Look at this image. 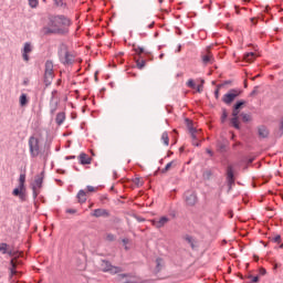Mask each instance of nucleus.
Listing matches in <instances>:
<instances>
[{
	"mask_svg": "<svg viewBox=\"0 0 283 283\" xmlns=\"http://www.w3.org/2000/svg\"><path fill=\"white\" fill-rule=\"evenodd\" d=\"M71 22L65 15H55L49 19L48 27H44V34H60L61 36H65L70 32Z\"/></svg>",
	"mask_w": 283,
	"mask_h": 283,
	"instance_id": "obj_1",
	"label": "nucleus"
},
{
	"mask_svg": "<svg viewBox=\"0 0 283 283\" xmlns=\"http://www.w3.org/2000/svg\"><path fill=\"white\" fill-rule=\"evenodd\" d=\"M247 107L245 99H238L232 105L231 118H229L230 127H233L238 132L242 129V120H240V114Z\"/></svg>",
	"mask_w": 283,
	"mask_h": 283,
	"instance_id": "obj_2",
	"label": "nucleus"
},
{
	"mask_svg": "<svg viewBox=\"0 0 283 283\" xmlns=\"http://www.w3.org/2000/svg\"><path fill=\"white\" fill-rule=\"evenodd\" d=\"M242 92L243 91L240 88H231L223 95L221 101L224 103V105L231 106L233 103H235L237 98L242 96Z\"/></svg>",
	"mask_w": 283,
	"mask_h": 283,
	"instance_id": "obj_3",
	"label": "nucleus"
},
{
	"mask_svg": "<svg viewBox=\"0 0 283 283\" xmlns=\"http://www.w3.org/2000/svg\"><path fill=\"white\" fill-rule=\"evenodd\" d=\"M25 174H20L19 177V186L17 188L13 189L12 191V196H15L17 198H20V200H22V202H25Z\"/></svg>",
	"mask_w": 283,
	"mask_h": 283,
	"instance_id": "obj_4",
	"label": "nucleus"
},
{
	"mask_svg": "<svg viewBox=\"0 0 283 283\" xmlns=\"http://www.w3.org/2000/svg\"><path fill=\"white\" fill-rule=\"evenodd\" d=\"M53 80H54V64L52 63V61L48 60L45 62V71H44L45 87H50V85H52Z\"/></svg>",
	"mask_w": 283,
	"mask_h": 283,
	"instance_id": "obj_5",
	"label": "nucleus"
},
{
	"mask_svg": "<svg viewBox=\"0 0 283 283\" xmlns=\"http://www.w3.org/2000/svg\"><path fill=\"white\" fill-rule=\"evenodd\" d=\"M39 138L31 136L29 138V151L31 154V158H36L41 154V146L39 145Z\"/></svg>",
	"mask_w": 283,
	"mask_h": 283,
	"instance_id": "obj_6",
	"label": "nucleus"
},
{
	"mask_svg": "<svg viewBox=\"0 0 283 283\" xmlns=\"http://www.w3.org/2000/svg\"><path fill=\"white\" fill-rule=\"evenodd\" d=\"M101 266L104 273H111L112 275H116V273L123 272L122 268L112 265V262H109L108 260H102Z\"/></svg>",
	"mask_w": 283,
	"mask_h": 283,
	"instance_id": "obj_7",
	"label": "nucleus"
},
{
	"mask_svg": "<svg viewBox=\"0 0 283 283\" xmlns=\"http://www.w3.org/2000/svg\"><path fill=\"white\" fill-rule=\"evenodd\" d=\"M23 264L22 261H10V268H9V280H12L13 277H21L22 273L20 271H17L18 266H21Z\"/></svg>",
	"mask_w": 283,
	"mask_h": 283,
	"instance_id": "obj_8",
	"label": "nucleus"
},
{
	"mask_svg": "<svg viewBox=\"0 0 283 283\" xmlns=\"http://www.w3.org/2000/svg\"><path fill=\"white\" fill-rule=\"evenodd\" d=\"M226 178L227 182H235V168H233V165H228L226 170Z\"/></svg>",
	"mask_w": 283,
	"mask_h": 283,
	"instance_id": "obj_9",
	"label": "nucleus"
},
{
	"mask_svg": "<svg viewBox=\"0 0 283 283\" xmlns=\"http://www.w3.org/2000/svg\"><path fill=\"white\" fill-rule=\"evenodd\" d=\"M185 202L187 207H195L196 203L198 202V197L193 192L187 193L185 196Z\"/></svg>",
	"mask_w": 283,
	"mask_h": 283,
	"instance_id": "obj_10",
	"label": "nucleus"
},
{
	"mask_svg": "<svg viewBox=\"0 0 283 283\" xmlns=\"http://www.w3.org/2000/svg\"><path fill=\"white\" fill-rule=\"evenodd\" d=\"M93 218H109V211L106 209L97 208L91 214Z\"/></svg>",
	"mask_w": 283,
	"mask_h": 283,
	"instance_id": "obj_11",
	"label": "nucleus"
},
{
	"mask_svg": "<svg viewBox=\"0 0 283 283\" xmlns=\"http://www.w3.org/2000/svg\"><path fill=\"white\" fill-rule=\"evenodd\" d=\"M43 178H45L44 171H42L40 175H36L33 184H31V185H34L35 189H42L43 188Z\"/></svg>",
	"mask_w": 283,
	"mask_h": 283,
	"instance_id": "obj_12",
	"label": "nucleus"
},
{
	"mask_svg": "<svg viewBox=\"0 0 283 283\" xmlns=\"http://www.w3.org/2000/svg\"><path fill=\"white\" fill-rule=\"evenodd\" d=\"M118 281L122 283H136L134 276H132L129 273L118 274Z\"/></svg>",
	"mask_w": 283,
	"mask_h": 283,
	"instance_id": "obj_13",
	"label": "nucleus"
},
{
	"mask_svg": "<svg viewBox=\"0 0 283 283\" xmlns=\"http://www.w3.org/2000/svg\"><path fill=\"white\" fill-rule=\"evenodd\" d=\"M229 145V140L223 139L222 142H217V151L220 154H224L227 151V146Z\"/></svg>",
	"mask_w": 283,
	"mask_h": 283,
	"instance_id": "obj_14",
	"label": "nucleus"
},
{
	"mask_svg": "<svg viewBox=\"0 0 283 283\" xmlns=\"http://www.w3.org/2000/svg\"><path fill=\"white\" fill-rule=\"evenodd\" d=\"M56 109H59V101H54V96H51V99H50L51 116H54V114H56Z\"/></svg>",
	"mask_w": 283,
	"mask_h": 283,
	"instance_id": "obj_15",
	"label": "nucleus"
},
{
	"mask_svg": "<svg viewBox=\"0 0 283 283\" xmlns=\"http://www.w3.org/2000/svg\"><path fill=\"white\" fill-rule=\"evenodd\" d=\"M50 154H52V151L50 150V143L46 142L44 144L43 151L40 153V155L43 156L44 163H48V158L50 157Z\"/></svg>",
	"mask_w": 283,
	"mask_h": 283,
	"instance_id": "obj_16",
	"label": "nucleus"
},
{
	"mask_svg": "<svg viewBox=\"0 0 283 283\" xmlns=\"http://www.w3.org/2000/svg\"><path fill=\"white\" fill-rule=\"evenodd\" d=\"M78 160H80V165H92V159L85 153L80 154Z\"/></svg>",
	"mask_w": 283,
	"mask_h": 283,
	"instance_id": "obj_17",
	"label": "nucleus"
},
{
	"mask_svg": "<svg viewBox=\"0 0 283 283\" xmlns=\"http://www.w3.org/2000/svg\"><path fill=\"white\" fill-rule=\"evenodd\" d=\"M258 136L260 138H269V128L266 126L261 125L258 127Z\"/></svg>",
	"mask_w": 283,
	"mask_h": 283,
	"instance_id": "obj_18",
	"label": "nucleus"
},
{
	"mask_svg": "<svg viewBox=\"0 0 283 283\" xmlns=\"http://www.w3.org/2000/svg\"><path fill=\"white\" fill-rule=\"evenodd\" d=\"M77 202H80V205H83V202H87V192L83 189H81L77 195Z\"/></svg>",
	"mask_w": 283,
	"mask_h": 283,
	"instance_id": "obj_19",
	"label": "nucleus"
},
{
	"mask_svg": "<svg viewBox=\"0 0 283 283\" xmlns=\"http://www.w3.org/2000/svg\"><path fill=\"white\" fill-rule=\"evenodd\" d=\"M155 262H156L155 272L160 273L163 271V266H165V260L163 258H157Z\"/></svg>",
	"mask_w": 283,
	"mask_h": 283,
	"instance_id": "obj_20",
	"label": "nucleus"
},
{
	"mask_svg": "<svg viewBox=\"0 0 283 283\" xmlns=\"http://www.w3.org/2000/svg\"><path fill=\"white\" fill-rule=\"evenodd\" d=\"M255 59H256V55L254 52H248L243 55V61H245V63H253Z\"/></svg>",
	"mask_w": 283,
	"mask_h": 283,
	"instance_id": "obj_21",
	"label": "nucleus"
},
{
	"mask_svg": "<svg viewBox=\"0 0 283 283\" xmlns=\"http://www.w3.org/2000/svg\"><path fill=\"white\" fill-rule=\"evenodd\" d=\"M20 107L28 106V103H30V99H28V94L22 93L19 98Z\"/></svg>",
	"mask_w": 283,
	"mask_h": 283,
	"instance_id": "obj_22",
	"label": "nucleus"
},
{
	"mask_svg": "<svg viewBox=\"0 0 283 283\" xmlns=\"http://www.w3.org/2000/svg\"><path fill=\"white\" fill-rule=\"evenodd\" d=\"M241 118L242 123H251V120H253V118L251 117L250 114H247L244 112H242L241 114H239V120Z\"/></svg>",
	"mask_w": 283,
	"mask_h": 283,
	"instance_id": "obj_23",
	"label": "nucleus"
},
{
	"mask_svg": "<svg viewBox=\"0 0 283 283\" xmlns=\"http://www.w3.org/2000/svg\"><path fill=\"white\" fill-rule=\"evenodd\" d=\"M65 52H69L67 51V45H65V43L60 44V48H59V51H57V54H59L60 59H63V56H65Z\"/></svg>",
	"mask_w": 283,
	"mask_h": 283,
	"instance_id": "obj_24",
	"label": "nucleus"
},
{
	"mask_svg": "<svg viewBox=\"0 0 283 283\" xmlns=\"http://www.w3.org/2000/svg\"><path fill=\"white\" fill-rule=\"evenodd\" d=\"M185 123H186V125H187V127H188L189 134H191V133H193V132H198V129H197L196 127H193V122H191V119L186 118V119H185Z\"/></svg>",
	"mask_w": 283,
	"mask_h": 283,
	"instance_id": "obj_25",
	"label": "nucleus"
},
{
	"mask_svg": "<svg viewBox=\"0 0 283 283\" xmlns=\"http://www.w3.org/2000/svg\"><path fill=\"white\" fill-rule=\"evenodd\" d=\"M167 222H169V218L165 216L160 217L159 221L156 223L157 229H163V227L166 226Z\"/></svg>",
	"mask_w": 283,
	"mask_h": 283,
	"instance_id": "obj_26",
	"label": "nucleus"
},
{
	"mask_svg": "<svg viewBox=\"0 0 283 283\" xmlns=\"http://www.w3.org/2000/svg\"><path fill=\"white\" fill-rule=\"evenodd\" d=\"M185 240H186V242H188V244L191 247V249H197V247H196V239H193V237L187 234L185 237Z\"/></svg>",
	"mask_w": 283,
	"mask_h": 283,
	"instance_id": "obj_27",
	"label": "nucleus"
},
{
	"mask_svg": "<svg viewBox=\"0 0 283 283\" xmlns=\"http://www.w3.org/2000/svg\"><path fill=\"white\" fill-rule=\"evenodd\" d=\"M55 123H56V125H61L62 123H65V113H63V112L57 113Z\"/></svg>",
	"mask_w": 283,
	"mask_h": 283,
	"instance_id": "obj_28",
	"label": "nucleus"
},
{
	"mask_svg": "<svg viewBox=\"0 0 283 283\" xmlns=\"http://www.w3.org/2000/svg\"><path fill=\"white\" fill-rule=\"evenodd\" d=\"M72 54H70V51L65 52L64 54V65H72L74 63V60L71 59Z\"/></svg>",
	"mask_w": 283,
	"mask_h": 283,
	"instance_id": "obj_29",
	"label": "nucleus"
},
{
	"mask_svg": "<svg viewBox=\"0 0 283 283\" xmlns=\"http://www.w3.org/2000/svg\"><path fill=\"white\" fill-rule=\"evenodd\" d=\"M229 120V112L227 108H222V114H221V123L224 125Z\"/></svg>",
	"mask_w": 283,
	"mask_h": 283,
	"instance_id": "obj_30",
	"label": "nucleus"
},
{
	"mask_svg": "<svg viewBox=\"0 0 283 283\" xmlns=\"http://www.w3.org/2000/svg\"><path fill=\"white\" fill-rule=\"evenodd\" d=\"M136 65L139 70H145V67L147 66V60H136Z\"/></svg>",
	"mask_w": 283,
	"mask_h": 283,
	"instance_id": "obj_31",
	"label": "nucleus"
},
{
	"mask_svg": "<svg viewBox=\"0 0 283 283\" xmlns=\"http://www.w3.org/2000/svg\"><path fill=\"white\" fill-rule=\"evenodd\" d=\"M32 52V44L30 42H27L22 49V53L30 54Z\"/></svg>",
	"mask_w": 283,
	"mask_h": 283,
	"instance_id": "obj_32",
	"label": "nucleus"
},
{
	"mask_svg": "<svg viewBox=\"0 0 283 283\" xmlns=\"http://www.w3.org/2000/svg\"><path fill=\"white\" fill-rule=\"evenodd\" d=\"M212 62H213V55H202V63H205V65Z\"/></svg>",
	"mask_w": 283,
	"mask_h": 283,
	"instance_id": "obj_33",
	"label": "nucleus"
},
{
	"mask_svg": "<svg viewBox=\"0 0 283 283\" xmlns=\"http://www.w3.org/2000/svg\"><path fill=\"white\" fill-rule=\"evenodd\" d=\"M53 1L56 8H67V3H65V0H53Z\"/></svg>",
	"mask_w": 283,
	"mask_h": 283,
	"instance_id": "obj_34",
	"label": "nucleus"
},
{
	"mask_svg": "<svg viewBox=\"0 0 283 283\" xmlns=\"http://www.w3.org/2000/svg\"><path fill=\"white\" fill-rule=\"evenodd\" d=\"M202 176H203V180H211L213 172L211 170L207 169L203 171Z\"/></svg>",
	"mask_w": 283,
	"mask_h": 283,
	"instance_id": "obj_35",
	"label": "nucleus"
},
{
	"mask_svg": "<svg viewBox=\"0 0 283 283\" xmlns=\"http://www.w3.org/2000/svg\"><path fill=\"white\" fill-rule=\"evenodd\" d=\"M161 140H164V145L169 146V135L167 134V132L163 133Z\"/></svg>",
	"mask_w": 283,
	"mask_h": 283,
	"instance_id": "obj_36",
	"label": "nucleus"
},
{
	"mask_svg": "<svg viewBox=\"0 0 283 283\" xmlns=\"http://www.w3.org/2000/svg\"><path fill=\"white\" fill-rule=\"evenodd\" d=\"M31 189L33 191V200H36V198H39V195L41 193V191L36 190L35 185H31Z\"/></svg>",
	"mask_w": 283,
	"mask_h": 283,
	"instance_id": "obj_37",
	"label": "nucleus"
},
{
	"mask_svg": "<svg viewBox=\"0 0 283 283\" xmlns=\"http://www.w3.org/2000/svg\"><path fill=\"white\" fill-rule=\"evenodd\" d=\"M174 160L168 163L164 169H161V174H167V171H169L171 169V167H174Z\"/></svg>",
	"mask_w": 283,
	"mask_h": 283,
	"instance_id": "obj_38",
	"label": "nucleus"
},
{
	"mask_svg": "<svg viewBox=\"0 0 283 283\" xmlns=\"http://www.w3.org/2000/svg\"><path fill=\"white\" fill-rule=\"evenodd\" d=\"M248 280H251V283H259L260 282V275L253 276L251 274H249Z\"/></svg>",
	"mask_w": 283,
	"mask_h": 283,
	"instance_id": "obj_39",
	"label": "nucleus"
},
{
	"mask_svg": "<svg viewBox=\"0 0 283 283\" xmlns=\"http://www.w3.org/2000/svg\"><path fill=\"white\" fill-rule=\"evenodd\" d=\"M8 243H0V251L1 253H3V255H6V253H8Z\"/></svg>",
	"mask_w": 283,
	"mask_h": 283,
	"instance_id": "obj_40",
	"label": "nucleus"
},
{
	"mask_svg": "<svg viewBox=\"0 0 283 283\" xmlns=\"http://www.w3.org/2000/svg\"><path fill=\"white\" fill-rule=\"evenodd\" d=\"M187 87H190V90H196V81H193V78L188 80Z\"/></svg>",
	"mask_w": 283,
	"mask_h": 283,
	"instance_id": "obj_41",
	"label": "nucleus"
},
{
	"mask_svg": "<svg viewBox=\"0 0 283 283\" xmlns=\"http://www.w3.org/2000/svg\"><path fill=\"white\" fill-rule=\"evenodd\" d=\"M133 48H134V49H133L134 52L140 51L142 54H145L146 52H148V51H146L145 48H143V46H137V49H136V44H133Z\"/></svg>",
	"mask_w": 283,
	"mask_h": 283,
	"instance_id": "obj_42",
	"label": "nucleus"
},
{
	"mask_svg": "<svg viewBox=\"0 0 283 283\" xmlns=\"http://www.w3.org/2000/svg\"><path fill=\"white\" fill-rule=\"evenodd\" d=\"M222 87V85H218L217 88L214 90V98L218 101V98H220V88Z\"/></svg>",
	"mask_w": 283,
	"mask_h": 283,
	"instance_id": "obj_43",
	"label": "nucleus"
},
{
	"mask_svg": "<svg viewBox=\"0 0 283 283\" xmlns=\"http://www.w3.org/2000/svg\"><path fill=\"white\" fill-rule=\"evenodd\" d=\"M29 6L30 8H38L39 6V0H29Z\"/></svg>",
	"mask_w": 283,
	"mask_h": 283,
	"instance_id": "obj_44",
	"label": "nucleus"
},
{
	"mask_svg": "<svg viewBox=\"0 0 283 283\" xmlns=\"http://www.w3.org/2000/svg\"><path fill=\"white\" fill-rule=\"evenodd\" d=\"M145 59L146 61H154V55L151 54V52L147 51L145 53Z\"/></svg>",
	"mask_w": 283,
	"mask_h": 283,
	"instance_id": "obj_45",
	"label": "nucleus"
},
{
	"mask_svg": "<svg viewBox=\"0 0 283 283\" xmlns=\"http://www.w3.org/2000/svg\"><path fill=\"white\" fill-rule=\"evenodd\" d=\"M106 240H107L108 242H114V241L116 240V235H114L113 233H108V234L106 235Z\"/></svg>",
	"mask_w": 283,
	"mask_h": 283,
	"instance_id": "obj_46",
	"label": "nucleus"
},
{
	"mask_svg": "<svg viewBox=\"0 0 283 283\" xmlns=\"http://www.w3.org/2000/svg\"><path fill=\"white\" fill-rule=\"evenodd\" d=\"M134 185H136V187H143V182L140 184V178L136 177L135 179H133Z\"/></svg>",
	"mask_w": 283,
	"mask_h": 283,
	"instance_id": "obj_47",
	"label": "nucleus"
},
{
	"mask_svg": "<svg viewBox=\"0 0 283 283\" xmlns=\"http://www.w3.org/2000/svg\"><path fill=\"white\" fill-rule=\"evenodd\" d=\"M203 84H205V80H202V83H201V84L196 85V87H195V90H197V92H198L199 94L202 92Z\"/></svg>",
	"mask_w": 283,
	"mask_h": 283,
	"instance_id": "obj_48",
	"label": "nucleus"
},
{
	"mask_svg": "<svg viewBox=\"0 0 283 283\" xmlns=\"http://www.w3.org/2000/svg\"><path fill=\"white\" fill-rule=\"evenodd\" d=\"M270 264L273 265V268H274L275 270H277V269H280V266H282V264H280V263H277V262H275V261H273V260L270 261Z\"/></svg>",
	"mask_w": 283,
	"mask_h": 283,
	"instance_id": "obj_49",
	"label": "nucleus"
},
{
	"mask_svg": "<svg viewBox=\"0 0 283 283\" xmlns=\"http://www.w3.org/2000/svg\"><path fill=\"white\" fill-rule=\"evenodd\" d=\"M94 191H96V188L93 186H86V193H94Z\"/></svg>",
	"mask_w": 283,
	"mask_h": 283,
	"instance_id": "obj_50",
	"label": "nucleus"
},
{
	"mask_svg": "<svg viewBox=\"0 0 283 283\" xmlns=\"http://www.w3.org/2000/svg\"><path fill=\"white\" fill-rule=\"evenodd\" d=\"M78 210L74 209V208H69L66 209V213H70L71 216H74V213H77Z\"/></svg>",
	"mask_w": 283,
	"mask_h": 283,
	"instance_id": "obj_51",
	"label": "nucleus"
},
{
	"mask_svg": "<svg viewBox=\"0 0 283 283\" xmlns=\"http://www.w3.org/2000/svg\"><path fill=\"white\" fill-rule=\"evenodd\" d=\"M228 185V193L231 191V189H233V186L235 185V181H227Z\"/></svg>",
	"mask_w": 283,
	"mask_h": 283,
	"instance_id": "obj_52",
	"label": "nucleus"
},
{
	"mask_svg": "<svg viewBox=\"0 0 283 283\" xmlns=\"http://www.w3.org/2000/svg\"><path fill=\"white\" fill-rule=\"evenodd\" d=\"M258 90H260V86H254L253 91L250 93V96H255L259 93Z\"/></svg>",
	"mask_w": 283,
	"mask_h": 283,
	"instance_id": "obj_53",
	"label": "nucleus"
},
{
	"mask_svg": "<svg viewBox=\"0 0 283 283\" xmlns=\"http://www.w3.org/2000/svg\"><path fill=\"white\" fill-rule=\"evenodd\" d=\"M30 53H23L22 52V59H23V61H30V55H29Z\"/></svg>",
	"mask_w": 283,
	"mask_h": 283,
	"instance_id": "obj_54",
	"label": "nucleus"
},
{
	"mask_svg": "<svg viewBox=\"0 0 283 283\" xmlns=\"http://www.w3.org/2000/svg\"><path fill=\"white\" fill-rule=\"evenodd\" d=\"M198 132L190 133L192 140H198Z\"/></svg>",
	"mask_w": 283,
	"mask_h": 283,
	"instance_id": "obj_55",
	"label": "nucleus"
},
{
	"mask_svg": "<svg viewBox=\"0 0 283 283\" xmlns=\"http://www.w3.org/2000/svg\"><path fill=\"white\" fill-rule=\"evenodd\" d=\"M272 240L273 242H280V240H282V235L276 234Z\"/></svg>",
	"mask_w": 283,
	"mask_h": 283,
	"instance_id": "obj_56",
	"label": "nucleus"
},
{
	"mask_svg": "<svg viewBox=\"0 0 283 283\" xmlns=\"http://www.w3.org/2000/svg\"><path fill=\"white\" fill-rule=\"evenodd\" d=\"M172 111H174V106L166 105V112H168V114H171Z\"/></svg>",
	"mask_w": 283,
	"mask_h": 283,
	"instance_id": "obj_57",
	"label": "nucleus"
},
{
	"mask_svg": "<svg viewBox=\"0 0 283 283\" xmlns=\"http://www.w3.org/2000/svg\"><path fill=\"white\" fill-rule=\"evenodd\" d=\"M231 134V140H237L235 138H238V136L235 135V133L233 130H230Z\"/></svg>",
	"mask_w": 283,
	"mask_h": 283,
	"instance_id": "obj_58",
	"label": "nucleus"
},
{
	"mask_svg": "<svg viewBox=\"0 0 283 283\" xmlns=\"http://www.w3.org/2000/svg\"><path fill=\"white\" fill-rule=\"evenodd\" d=\"M259 273H260V275H264L266 273V269L260 268Z\"/></svg>",
	"mask_w": 283,
	"mask_h": 283,
	"instance_id": "obj_59",
	"label": "nucleus"
},
{
	"mask_svg": "<svg viewBox=\"0 0 283 283\" xmlns=\"http://www.w3.org/2000/svg\"><path fill=\"white\" fill-rule=\"evenodd\" d=\"M233 148L235 147H242V144L238 140L234 142V144L232 145Z\"/></svg>",
	"mask_w": 283,
	"mask_h": 283,
	"instance_id": "obj_60",
	"label": "nucleus"
},
{
	"mask_svg": "<svg viewBox=\"0 0 283 283\" xmlns=\"http://www.w3.org/2000/svg\"><path fill=\"white\" fill-rule=\"evenodd\" d=\"M176 34H178L179 36L182 35V30H180V28L176 27Z\"/></svg>",
	"mask_w": 283,
	"mask_h": 283,
	"instance_id": "obj_61",
	"label": "nucleus"
},
{
	"mask_svg": "<svg viewBox=\"0 0 283 283\" xmlns=\"http://www.w3.org/2000/svg\"><path fill=\"white\" fill-rule=\"evenodd\" d=\"M222 85V87H224V85H231V80H227L223 82V84H219Z\"/></svg>",
	"mask_w": 283,
	"mask_h": 283,
	"instance_id": "obj_62",
	"label": "nucleus"
},
{
	"mask_svg": "<svg viewBox=\"0 0 283 283\" xmlns=\"http://www.w3.org/2000/svg\"><path fill=\"white\" fill-rule=\"evenodd\" d=\"M76 158V156L72 155V156H66L65 160H74Z\"/></svg>",
	"mask_w": 283,
	"mask_h": 283,
	"instance_id": "obj_63",
	"label": "nucleus"
},
{
	"mask_svg": "<svg viewBox=\"0 0 283 283\" xmlns=\"http://www.w3.org/2000/svg\"><path fill=\"white\" fill-rule=\"evenodd\" d=\"M192 145H195V147H200V142H198V140H192Z\"/></svg>",
	"mask_w": 283,
	"mask_h": 283,
	"instance_id": "obj_64",
	"label": "nucleus"
}]
</instances>
